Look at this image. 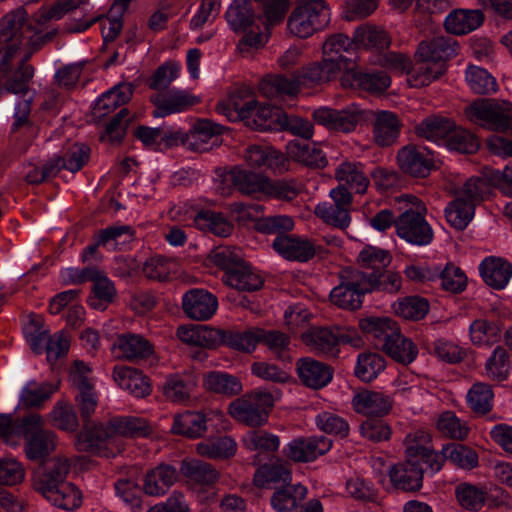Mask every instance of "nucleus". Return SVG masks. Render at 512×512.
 <instances>
[{
	"label": "nucleus",
	"mask_w": 512,
	"mask_h": 512,
	"mask_svg": "<svg viewBox=\"0 0 512 512\" xmlns=\"http://www.w3.org/2000/svg\"><path fill=\"white\" fill-rule=\"evenodd\" d=\"M194 224L200 230L208 231L219 237H227L233 231L232 223L221 213L203 210L194 218Z\"/></svg>",
	"instance_id": "603ef678"
},
{
	"label": "nucleus",
	"mask_w": 512,
	"mask_h": 512,
	"mask_svg": "<svg viewBox=\"0 0 512 512\" xmlns=\"http://www.w3.org/2000/svg\"><path fill=\"white\" fill-rule=\"evenodd\" d=\"M226 177L241 193L247 195L264 193L267 187L268 178L240 168L233 169Z\"/></svg>",
	"instance_id": "8fccbe9b"
},
{
	"label": "nucleus",
	"mask_w": 512,
	"mask_h": 512,
	"mask_svg": "<svg viewBox=\"0 0 512 512\" xmlns=\"http://www.w3.org/2000/svg\"><path fill=\"white\" fill-rule=\"evenodd\" d=\"M475 206L457 197L445 208L448 223L457 230H464L474 217Z\"/></svg>",
	"instance_id": "13d9d810"
},
{
	"label": "nucleus",
	"mask_w": 512,
	"mask_h": 512,
	"mask_svg": "<svg viewBox=\"0 0 512 512\" xmlns=\"http://www.w3.org/2000/svg\"><path fill=\"white\" fill-rule=\"evenodd\" d=\"M57 389L47 382L28 381L19 395V405L25 408L41 406Z\"/></svg>",
	"instance_id": "864d4df0"
},
{
	"label": "nucleus",
	"mask_w": 512,
	"mask_h": 512,
	"mask_svg": "<svg viewBox=\"0 0 512 512\" xmlns=\"http://www.w3.org/2000/svg\"><path fill=\"white\" fill-rule=\"evenodd\" d=\"M40 423V415L31 413L21 420H14L11 415L0 414V437L9 445L19 444L22 433L35 429Z\"/></svg>",
	"instance_id": "393cba45"
},
{
	"label": "nucleus",
	"mask_w": 512,
	"mask_h": 512,
	"mask_svg": "<svg viewBox=\"0 0 512 512\" xmlns=\"http://www.w3.org/2000/svg\"><path fill=\"white\" fill-rule=\"evenodd\" d=\"M457 46L451 38L435 37L429 41H422L417 49L416 57L419 60L433 63H444L457 52Z\"/></svg>",
	"instance_id": "cd10ccee"
},
{
	"label": "nucleus",
	"mask_w": 512,
	"mask_h": 512,
	"mask_svg": "<svg viewBox=\"0 0 512 512\" xmlns=\"http://www.w3.org/2000/svg\"><path fill=\"white\" fill-rule=\"evenodd\" d=\"M307 496V488L301 484L289 485L275 491L271 505L277 512H292Z\"/></svg>",
	"instance_id": "09e8293b"
},
{
	"label": "nucleus",
	"mask_w": 512,
	"mask_h": 512,
	"mask_svg": "<svg viewBox=\"0 0 512 512\" xmlns=\"http://www.w3.org/2000/svg\"><path fill=\"white\" fill-rule=\"evenodd\" d=\"M219 114L229 121H246L258 130H277L282 126L285 113L277 107L258 106L249 88H239L216 106Z\"/></svg>",
	"instance_id": "f03ea898"
},
{
	"label": "nucleus",
	"mask_w": 512,
	"mask_h": 512,
	"mask_svg": "<svg viewBox=\"0 0 512 512\" xmlns=\"http://www.w3.org/2000/svg\"><path fill=\"white\" fill-rule=\"evenodd\" d=\"M352 41L356 47L375 48L377 50L386 49L391 43L386 31L368 25L357 28Z\"/></svg>",
	"instance_id": "6e6d98bb"
},
{
	"label": "nucleus",
	"mask_w": 512,
	"mask_h": 512,
	"mask_svg": "<svg viewBox=\"0 0 512 512\" xmlns=\"http://www.w3.org/2000/svg\"><path fill=\"white\" fill-rule=\"evenodd\" d=\"M227 412L237 422L250 427H259L267 422V413L258 409L247 394L230 402Z\"/></svg>",
	"instance_id": "a878e982"
},
{
	"label": "nucleus",
	"mask_w": 512,
	"mask_h": 512,
	"mask_svg": "<svg viewBox=\"0 0 512 512\" xmlns=\"http://www.w3.org/2000/svg\"><path fill=\"white\" fill-rule=\"evenodd\" d=\"M222 280L232 288L248 292L260 289L264 283L261 274L245 260L228 275H223Z\"/></svg>",
	"instance_id": "2f4dec72"
},
{
	"label": "nucleus",
	"mask_w": 512,
	"mask_h": 512,
	"mask_svg": "<svg viewBox=\"0 0 512 512\" xmlns=\"http://www.w3.org/2000/svg\"><path fill=\"white\" fill-rule=\"evenodd\" d=\"M302 338L305 344L317 354L335 357L339 353L334 328H312L304 333Z\"/></svg>",
	"instance_id": "4c0bfd02"
},
{
	"label": "nucleus",
	"mask_w": 512,
	"mask_h": 512,
	"mask_svg": "<svg viewBox=\"0 0 512 512\" xmlns=\"http://www.w3.org/2000/svg\"><path fill=\"white\" fill-rule=\"evenodd\" d=\"M430 434L415 431L406 436V460L392 466L389 470L391 483L403 491H417L422 487L423 472L428 469L427 454Z\"/></svg>",
	"instance_id": "7ed1b4c3"
},
{
	"label": "nucleus",
	"mask_w": 512,
	"mask_h": 512,
	"mask_svg": "<svg viewBox=\"0 0 512 512\" xmlns=\"http://www.w3.org/2000/svg\"><path fill=\"white\" fill-rule=\"evenodd\" d=\"M400 169L413 177L425 178L435 168L433 153L423 146H405L397 154Z\"/></svg>",
	"instance_id": "f8f14e48"
},
{
	"label": "nucleus",
	"mask_w": 512,
	"mask_h": 512,
	"mask_svg": "<svg viewBox=\"0 0 512 512\" xmlns=\"http://www.w3.org/2000/svg\"><path fill=\"white\" fill-rule=\"evenodd\" d=\"M179 473L169 464H159L150 469L143 479V490L149 496H163L177 482Z\"/></svg>",
	"instance_id": "a211bd4d"
},
{
	"label": "nucleus",
	"mask_w": 512,
	"mask_h": 512,
	"mask_svg": "<svg viewBox=\"0 0 512 512\" xmlns=\"http://www.w3.org/2000/svg\"><path fill=\"white\" fill-rule=\"evenodd\" d=\"M335 179L339 185L350 188L355 193L364 194L370 184V180L360 162L343 161L335 169Z\"/></svg>",
	"instance_id": "bb28decb"
},
{
	"label": "nucleus",
	"mask_w": 512,
	"mask_h": 512,
	"mask_svg": "<svg viewBox=\"0 0 512 512\" xmlns=\"http://www.w3.org/2000/svg\"><path fill=\"white\" fill-rule=\"evenodd\" d=\"M196 452L206 458H229L236 453L237 443L231 437L224 436L199 442L195 446Z\"/></svg>",
	"instance_id": "3c124183"
},
{
	"label": "nucleus",
	"mask_w": 512,
	"mask_h": 512,
	"mask_svg": "<svg viewBox=\"0 0 512 512\" xmlns=\"http://www.w3.org/2000/svg\"><path fill=\"white\" fill-rule=\"evenodd\" d=\"M354 46L353 41L342 33L331 35L322 46V57L325 61L334 63L343 71L348 66V60L344 56Z\"/></svg>",
	"instance_id": "a19ab883"
},
{
	"label": "nucleus",
	"mask_w": 512,
	"mask_h": 512,
	"mask_svg": "<svg viewBox=\"0 0 512 512\" xmlns=\"http://www.w3.org/2000/svg\"><path fill=\"white\" fill-rule=\"evenodd\" d=\"M277 253L288 260L306 262L315 255V245L309 239L294 235H277L272 243Z\"/></svg>",
	"instance_id": "dca6fc26"
},
{
	"label": "nucleus",
	"mask_w": 512,
	"mask_h": 512,
	"mask_svg": "<svg viewBox=\"0 0 512 512\" xmlns=\"http://www.w3.org/2000/svg\"><path fill=\"white\" fill-rule=\"evenodd\" d=\"M24 19V10L18 9L7 14L0 21V72L10 69L9 60L16 54L17 45L21 42L19 29Z\"/></svg>",
	"instance_id": "9b49d317"
},
{
	"label": "nucleus",
	"mask_w": 512,
	"mask_h": 512,
	"mask_svg": "<svg viewBox=\"0 0 512 512\" xmlns=\"http://www.w3.org/2000/svg\"><path fill=\"white\" fill-rule=\"evenodd\" d=\"M428 466L432 472H438L445 461L462 469H473L478 465V455L475 450L462 444L449 443L442 447L440 452H435L429 441V451L427 453Z\"/></svg>",
	"instance_id": "9d476101"
},
{
	"label": "nucleus",
	"mask_w": 512,
	"mask_h": 512,
	"mask_svg": "<svg viewBox=\"0 0 512 512\" xmlns=\"http://www.w3.org/2000/svg\"><path fill=\"white\" fill-rule=\"evenodd\" d=\"M341 70L334 63L325 61L315 62L303 69L300 75V82L306 86H316L335 79Z\"/></svg>",
	"instance_id": "de8ad7c7"
},
{
	"label": "nucleus",
	"mask_w": 512,
	"mask_h": 512,
	"mask_svg": "<svg viewBox=\"0 0 512 512\" xmlns=\"http://www.w3.org/2000/svg\"><path fill=\"white\" fill-rule=\"evenodd\" d=\"M291 480V471L287 463L277 461L261 466L254 476V482L259 487L270 483H288Z\"/></svg>",
	"instance_id": "052dcab7"
},
{
	"label": "nucleus",
	"mask_w": 512,
	"mask_h": 512,
	"mask_svg": "<svg viewBox=\"0 0 512 512\" xmlns=\"http://www.w3.org/2000/svg\"><path fill=\"white\" fill-rule=\"evenodd\" d=\"M134 86L132 83H119L103 93L93 106V114L102 118L112 113L119 106L126 104L132 97Z\"/></svg>",
	"instance_id": "b1692460"
},
{
	"label": "nucleus",
	"mask_w": 512,
	"mask_h": 512,
	"mask_svg": "<svg viewBox=\"0 0 512 512\" xmlns=\"http://www.w3.org/2000/svg\"><path fill=\"white\" fill-rule=\"evenodd\" d=\"M247 163L256 168H269L283 170L286 167V158L269 145H252L246 150Z\"/></svg>",
	"instance_id": "f704fd0d"
},
{
	"label": "nucleus",
	"mask_w": 512,
	"mask_h": 512,
	"mask_svg": "<svg viewBox=\"0 0 512 512\" xmlns=\"http://www.w3.org/2000/svg\"><path fill=\"white\" fill-rule=\"evenodd\" d=\"M372 283V280L367 278V273L347 269L341 276V283L330 292V300L342 309H358L362 305V297L373 291Z\"/></svg>",
	"instance_id": "6e6552de"
},
{
	"label": "nucleus",
	"mask_w": 512,
	"mask_h": 512,
	"mask_svg": "<svg viewBox=\"0 0 512 512\" xmlns=\"http://www.w3.org/2000/svg\"><path fill=\"white\" fill-rule=\"evenodd\" d=\"M300 80L288 79L280 75L265 77L259 84L260 93L269 99L293 97L299 91Z\"/></svg>",
	"instance_id": "a18cd8bd"
},
{
	"label": "nucleus",
	"mask_w": 512,
	"mask_h": 512,
	"mask_svg": "<svg viewBox=\"0 0 512 512\" xmlns=\"http://www.w3.org/2000/svg\"><path fill=\"white\" fill-rule=\"evenodd\" d=\"M207 430L206 416L201 412L185 411L174 416L171 432L187 438H200Z\"/></svg>",
	"instance_id": "c9c22d12"
},
{
	"label": "nucleus",
	"mask_w": 512,
	"mask_h": 512,
	"mask_svg": "<svg viewBox=\"0 0 512 512\" xmlns=\"http://www.w3.org/2000/svg\"><path fill=\"white\" fill-rule=\"evenodd\" d=\"M385 368V360L378 353L365 352L357 357L355 375L364 382L374 380Z\"/></svg>",
	"instance_id": "bf43d9fd"
},
{
	"label": "nucleus",
	"mask_w": 512,
	"mask_h": 512,
	"mask_svg": "<svg viewBox=\"0 0 512 512\" xmlns=\"http://www.w3.org/2000/svg\"><path fill=\"white\" fill-rule=\"evenodd\" d=\"M113 379L121 389L136 398H143L151 392L148 379L136 368L117 365L113 370Z\"/></svg>",
	"instance_id": "412c9836"
},
{
	"label": "nucleus",
	"mask_w": 512,
	"mask_h": 512,
	"mask_svg": "<svg viewBox=\"0 0 512 512\" xmlns=\"http://www.w3.org/2000/svg\"><path fill=\"white\" fill-rule=\"evenodd\" d=\"M445 71L446 65L444 63H433L418 59L414 66L411 65L407 82L411 87L427 86L442 76Z\"/></svg>",
	"instance_id": "49530a36"
},
{
	"label": "nucleus",
	"mask_w": 512,
	"mask_h": 512,
	"mask_svg": "<svg viewBox=\"0 0 512 512\" xmlns=\"http://www.w3.org/2000/svg\"><path fill=\"white\" fill-rule=\"evenodd\" d=\"M484 20L480 10H455L445 18V28L455 35H462L477 29Z\"/></svg>",
	"instance_id": "58836bf2"
},
{
	"label": "nucleus",
	"mask_w": 512,
	"mask_h": 512,
	"mask_svg": "<svg viewBox=\"0 0 512 512\" xmlns=\"http://www.w3.org/2000/svg\"><path fill=\"white\" fill-rule=\"evenodd\" d=\"M151 433L152 427L144 418L118 416L106 423L85 424L77 446L101 457H115L124 448L123 438H144Z\"/></svg>",
	"instance_id": "f257e3e1"
},
{
	"label": "nucleus",
	"mask_w": 512,
	"mask_h": 512,
	"mask_svg": "<svg viewBox=\"0 0 512 512\" xmlns=\"http://www.w3.org/2000/svg\"><path fill=\"white\" fill-rule=\"evenodd\" d=\"M330 15L325 0H295V7L287 20V30L295 37L308 38L328 25Z\"/></svg>",
	"instance_id": "39448f33"
},
{
	"label": "nucleus",
	"mask_w": 512,
	"mask_h": 512,
	"mask_svg": "<svg viewBox=\"0 0 512 512\" xmlns=\"http://www.w3.org/2000/svg\"><path fill=\"white\" fill-rule=\"evenodd\" d=\"M44 420L40 415L39 425L30 432L22 433L26 438L25 453L30 460H42L56 448V436L53 432L43 429Z\"/></svg>",
	"instance_id": "f3484780"
},
{
	"label": "nucleus",
	"mask_w": 512,
	"mask_h": 512,
	"mask_svg": "<svg viewBox=\"0 0 512 512\" xmlns=\"http://www.w3.org/2000/svg\"><path fill=\"white\" fill-rule=\"evenodd\" d=\"M468 406L476 413L486 414L493 407L494 393L489 384L475 383L467 393Z\"/></svg>",
	"instance_id": "e2e57ef3"
},
{
	"label": "nucleus",
	"mask_w": 512,
	"mask_h": 512,
	"mask_svg": "<svg viewBox=\"0 0 512 512\" xmlns=\"http://www.w3.org/2000/svg\"><path fill=\"white\" fill-rule=\"evenodd\" d=\"M465 80L474 93L487 94L496 91L495 78L484 68L468 66L465 71Z\"/></svg>",
	"instance_id": "0e129e2a"
},
{
	"label": "nucleus",
	"mask_w": 512,
	"mask_h": 512,
	"mask_svg": "<svg viewBox=\"0 0 512 512\" xmlns=\"http://www.w3.org/2000/svg\"><path fill=\"white\" fill-rule=\"evenodd\" d=\"M202 385L208 392L222 394L225 396L237 395L243 389L242 384L237 377L221 371L205 373L203 375Z\"/></svg>",
	"instance_id": "ea45409f"
},
{
	"label": "nucleus",
	"mask_w": 512,
	"mask_h": 512,
	"mask_svg": "<svg viewBox=\"0 0 512 512\" xmlns=\"http://www.w3.org/2000/svg\"><path fill=\"white\" fill-rule=\"evenodd\" d=\"M286 153L289 159L308 167L324 168L327 165L325 154L315 143L290 141Z\"/></svg>",
	"instance_id": "7c9ffc66"
},
{
	"label": "nucleus",
	"mask_w": 512,
	"mask_h": 512,
	"mask_svg": "<svg viewBox=\"0 0 512 512\" xmlns=\"http://www.w3.org/2000/svg\"><path fill=\"white\" fill-rule=\"evenodd\" d=\"M438 431L446 437L463 440L468 436L469 427L454 412L446 411L439 415L436 422Z\"/></svg>",
	"instance_id": "774afa93"
},
{
	"label": "nucleus",
	"mask_w": 512,
	"mask_h": 512,
	"mask_svg": "<svg viewBox=\"0 0 512 512\" xmlns=\"http://www.w3.org/2000/svg\"><path fill=\"white\" fill-rule=\"evenodd\" d=\"M403 210L397 216L396 233L407 243L416 246L429 245L434 237L431 225L426 221V206L417 197L402 195L396 198Z\"/></svg>",
	"instance_id": "20e7f679"
},
{
	"label": "nucleus",
	"mask_w": 512,
	"mask_h": 512,
	"mask_svg": "<svg viewBox=\"0 0 512 512\" xmlns=\"http://www.w3.org/2000/svg\"><path fill=\"white\" fill-rule=\"evenodd\" d=\"M180 472L190 483L202 487L214 485L219 478L218 471L211 464L195 458L184 459Z\"/></svg>",
	"instance_id": "c756f323"
},
{
	"label": "nucleus",
	"mask_w": 512,
	"mask_h": 512,
	"mask_svg": "<svg viewBox=\"0 0 512 512\" xmlns=\"http://www.w3.org/2000/svg\"><path fill=\"white\" fill-rule=\"evenodd\" d=\"M89 148L84 144L73 143L66 146L61 156L55 159L60 160V170L66 169L70 172L79 171L89 159Z\"/></svg>",
	"instance_id": "69168bd1"
},
{
	"label": "nucleus",
	"mask_w": 512,
	"mask_h": 512,
	"mask_svg": "<svg viewBox=\"0 0 512 512\" xmlns=\"http://www.w3.org/2000/svg\"><path fill=\"white\" fill-rule=\"evenodd\" d=\"M263 329L251 328L245 331H221L219 343L241 352L253 351L261 341Z\"/></svg>",
	"instance_id": "79ce46f5"
},
{
	"label": "nucleus",
	"mask_w": 512,
	"mask_h": 512,
	"mask_svg": "<svg viewBox=\"0 0 512 512\" xmlns=\"http://www.w3.org/2000/svg\"><path fill=\"white\" fill-rule=\"evenodd\" d=\"M133 237V230L128 225L110 226L100 230L95 235L97 245H102L112 250L118 249L119 245L131 242Z\"/></svg>",
	"instance_id": "680f3d73"
},
{
	"label": "nucleus",
	"mask_w": 512,
	"mask_h": 512,
	"mask_svg": "<svg viewBox=\"0 0 512 512\" xmlns=\"http://www.w3.org/2000/svg\"><path fill=\"white\" fill-rule=\"evenodd\" d=\"M150 100L155 107L152 115L156 118L184 112L200 101L189 91L175 88L158 92L151 96Z\"/></svg>",
	"instance_id": "ddd939ff"
},
{
	"label": "nucleus",
	"mask_w": 512,
	"mask_h": 512,
	"mask_svg": "<svg viewBox=\"0 0 512 512\" xmlns=\"http://www.w3.org/2000/svg\"><path fill=\"white\" fill-rule=\"evenodd\" d=\"M483 281L490 287L504 289L512 277V265L499 257H487L479 265Z\"/></svg>",
	"instance_id": "5701e85b"
},
{
	"label": "nucleus",
	"mask_w": 512,
	"mask_h": 512,
	"mask_svg": "<svg viewBox=\"0 0 512 512\" xmlns=\"http://www.w3.org/2000/svg\"><path fill=\"white\" fill-rule=\"evenodd\" d=\"M177 337L183 343L202 346L214 347L219 344L220 330L205 325H182L178 327Z\"/></svg>",
	"instance_id": "e433bc0d"
},
{
	"label": "nucleus",
	"mask_w": 512,
	"mask_h": 512,
	"mask_svg": "<svg viewBox=\"0 0 512 512\" xmlns=\"http://www.w3.org/2000/svg\"><path fill=\"white\" fill-rule=\"evenodd\" d=\"M230 28L235 32L247 31L257 22L261 16L257 15L249 0H234L225 13Z\"/></svg>",
	"instance_id": "c85d7f7f"
},
{
	"label": "nucleus",
	"mask_w": 512,
	"mask_h": 512,
	"mask_svg": "<svg viewBox=\"0 0 512 512\" xmlns=\"http://www.w3.org/2000/svg\"><path fill=\"white\" fill-rule=\"evenodd\" d=\"M453 128L454 122L452 120L440 116H431L419 123L415 127V131L418 136L429 141L446 144Z\"/></svg>",
	"instance_id": "c03bdc74"
},
{
	"label": "nucleus",
	"mask_w": 512,
	"mask_h": 512,
	"mask_svg": "<svg viewBox=\"0 0 512 512\" xmlns=\"http://www.w3.org/2000/svg\"><path fill=\"white\" fill-rule=\"evenodd\" d=\"M467 119L494 131L512 130V104L504 100L480 99L465 108Z\"/></svg>",
	"instance_id": "0eeeda50"
},
{
	"label": "nucleus",
	"mask_w": 512,
	"mask_h": 512,
	"mask_svg": "<svg viewBox=\"0 0 512 512\" xmlns=\"http://www.w3.org/2000/svg\"><path fill=\"white\" fill-rule=\"evenodd\" d=\"M400 131V121L396 114L381 110L375 113L373 123V139L379 146L393 144Z\"/></svg>",
	"instance_id": "473e14b6"
},
{
	"label": "nucleus",
	"mask_w": 512,
	"mask_h": 512,
	"mask_svg": "<svg viewBox=\"0 0 512 512\" xmlns=\"http://www.w3.org/2000/svg\"><path fill=\"white\" fill-rule=\"evenodd\" d=\"M383 349L393 360L405 365L412 363L418 355L417 346L399 329L383 343Z\"/></svg>",
	"instance_id": "37998d69"
},
{
	"label": "nucleus",
	"mask_w": 512,
	"mask_h": 512,
	"mask_svg": "<svg viewBox=\"0 0 512 512\" xmlns=\"http://www.w3.org/2000/svg\"><path fill=\"white\" fill-rule=\"evenodd\" d=\"M182 306L189 318L205 321L216 313L218 301L216 296L207 290L195 288L183 295Z\"/></svg>",
	"instance_id": "2eb2a0df"
},
{
	"label": "nucleus",
	"mask_w": 512,
	"mask_h": 512,
	"mask_svg": "<svg viewBox=\"0 0 512 512\" xmlns=\"http://www.w3.org/2000/svg\"><path fill=\"white\" fill-rule=\"evenodd\" d=\"M297 373L301 382L313 389L325 387L333 376L329 366L309 357L298 360Z\"/></svg>",
	"instance_id": "4be33fe9"
},
{
	"label": "nucleus",
	"mask_w": 512,
	"mask_h": 512,
	"mask_svg": "<svg viewBox=\"0 0 512 512\" xmlns=\"http://www.w3.org/2000/svg\"><path fill=\"white\" fill-rule=\"evenodd\" d=\"M471 342L476 346L490 347L500 339V328L492 321L477 319L469 326Z\"/></svg>",
	"instance_id": "4d7b16f0"
},
{
	"label": "nucleus",
	"mask_w": 512,
	"mask_h": 512,
	"mask_svg": "<svg viewBox=\"0 0 512 512\" xmlns=\"http://www.w3.org/2000/svg\"><path fill=\"white\" fill-rule=\"evenodd\" d=\"M331 446V440L325 436L299 437L283 448V454L294 462H311L327 453Z\"/></svg>",
	"instance_id": "4468645a"
},
{
	"label": "nucleus",
	"mask_w": 512,
	"mask_h": 512,
	"mask_svg": "<svg viewBox=\"0 0 512 512\" xmlns=\"http://www.w3.org/2000/svg\"><path fill=\"white\" fill-rule=\"evenodd\" d=\"M34 487L50 503L61 509L74 510L82 503L81 492L70 482H55L49 475L37 476Z\"/></svg>",
	"instance_id": "1a4fd4ad"
},
{
	"label": "nucleus",
	"mask_w": 512,
	"mask_h": 512,
	"mask_svg": "<svg viewBox=\"0 0 512 512\" xmlns=\"http://www.w3.org/2000/svg\"><path fill=\"white\" fill-rule=\"evenodd\" d=\"M315 214L323 222L339 229H346L351 223L350 212L328 202L319 203L315 207Z\"/></svg>",
	"instance_id": "338daca9"
},
{
	"label": "nucleus",
	"mask_w": 512,
	"mask_h": 512,
	"mask_svg": "<svg viewBox=\"0 0 512 512\" xmlns=\"http://www.w3.org/2000/svg\"><path fill=\"white\" fill-rule=\"evenodd\" d=\"M223 130L222 125L201 119L195 122L187 133L185 142L195 151H208L216 144L217 137L222 134Z\"/></svg>",
	"instance_id": "6ab92c4d"
},
{
	"label": "nucleus",
	"mask_w": 512,
	"mask_h": 512,
	"mask_svg": "<svg viewBox=\"0 0 512 512\" xmlns=\"http://www.w3.org/2000/svg\"><path fill=\"white\" fill-rule=\"evenodd\" d=\"M19 29L21 42L17 45V52L10 60V69L7 72H0L5 77L4 90L13 94H22L27 92L28 83L33 76V68L27 64L31 52L27 48L31 44L33 31L26 23V13Z\"/></svg>",
	"instance_id": "423d86ee"
},
{
	"label": "nucleus",
	"mask_w": 512,
	"mask_h": 512,
	"mask_svg": "<svg viewBox=\"0 0 512 512\" xmlns=\"http://www.w3.org/2000/svg\"><path fill=\"white\" fill-rule=\"evenodd\" d=\"M352 405L357 413L383 416L391 410L392 398L383 392L365 389L353 396Z\"/></svg>",
	"instance_id": "aec40b11"
},
{
	"label": "nucleus",
	"mask_w": 512,
	"mask_h": 512,
	"mask_svg": "<svg viewBox=\"0 0 512 512\" xmlns=\"http://www.w3.org/2000/svg\"><path fill=\"white\" fill-rule=\"evenodd\" d=\"M113 346L121 357L131 361L148 358L154 351L152 344L139 334H121Z\"/></svg>",
	"instance_id": "72a5a7b5"
},
{
	"label": "nucleus",
	"mask_w": 512,
	"mask_h": 512,
	"mask_svg": "<svg viewBox=\"0 0 512 512\" xmlns=\"http://www.w3.org/2000/svg\"><path fill=\"white\" fill-rule=\"evenodd\" d=\"M455 496L462 508L475 512L484 507L487 491L484 487L462 482L455 487Z\"/></svg>",
	"instance_id": "5fc2aeb1"
}]
</instances>
